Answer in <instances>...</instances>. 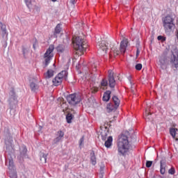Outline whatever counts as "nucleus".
Segmentation results:
<instances>
[{
    "label": "nucleus",
    "instance_id": "obj_5",
    "mask_svg": "<svg viewBox=\"0 0 178 178\" xmlns=\"http://www.w3.org/2000/svg\"><path fill=\"white\" fill-rule=\"evenodd\" d=\"M67 102L72 106H76V105L81 102V95L74 93L70 94L66 97Z\"/></svg>",
    "mask_w": 178,
    "mask_h": 178
},
{
    "label": "nucleus",
    "instance_id": "obj_16",
    "mask_svg": "<svg viewBox=\"0 0 178 178\" xmlns=\"http://www.w3.org/2000/svg\"><path fill=\"white\" fill-rule=\"evenodd\" d=\"M56 49L59 54H63V52H65V49H66V47L63 44H58L56 47Z\"/></svg>",
    "mask_w": 178,
    "mask_h": 178
},
{
    "label": "nucleus",
    "instance_id": "obj_37",
    "mask_svg": "<svg viewBox=\"0 0 178 178\" xmlns=\"http://www.w3.org/2000/svg\"><path fill=\"white\" fill-rule=\"evenodd\" d=\"M157 40H158L159 41H161V40H163V41H165V38H163V36H162V35H159V36L157 37Z\"/></svg>",
    "mask_w": 178,
    "mask_h": 178
},
{
    "label": "nucleus",
    "instance_id": "obj_32",
    "mask_svg": "<svg viewBox=\"0 0 178 178\" xmlns=\"http://www.w3.org/2000/svg\"><path fill=\"white\" fill-rule=\"evenodd\" d=\"M135 69L136 70H141L143 69V65L141 63H138L136 65Z\"/></svg>",
    "mask_w": 178,
    "mask_h": 178
},
{
    "label": "nucleus",
    "instance_id": "obj_22",
    "mask_svg": "<svg viewBox=\"0 0 178 178\" xmlns=\"http://www.w3.org/2000/svg\"><path fill=\"white\" fill-rule=\"evenodd\" d=\"M35 2V0H24V3L29 9L33 8V3Z\"/></svg>",
    "mask_w": 178,
    "mask_h": 178
},
{
    "label": "nucleus",
    "instance_id": "obj_44",
    "mask_svg": "<svg viewBox=\"0 0 178 178\" xmlns=\"http://www.w3.org/2000/svg\"><path fill=\"white\" fill-rule=\"evenodd\" d=\"M132 92H134V90L131 89Z\"/></svg>",
    "mask_w": 178,
    "mask_h": 178
},
{
    "label": "nucleus",
    "instance_id": "obj_9",
    "mask_svg": "<svg viewBox=\"0 0 178 178\" xmlns=\"http://www.w3.org/2000/svg\"><path fill=\"white\" fill-rule=\"evenodd\" d=\"M56 136H57V137L54 139V142L59 143V141H60V140H62V138H63V137L65 136V132L60 130L57 132Z\"/></svg>",
    "mask_w": 178,
    "mask_h": 178
},
{
    "label": "nucleus",
    "instance_id": "obj_24",
    "mask_svg": "<svg viewBox=\"0 0 178 178\" xmlns=\"http://www.w3.org/2000/svg\"><path fill=\"white\" fill-rule=\"evenodd\" d=\"M108 131L106 130H104V131H101V136H102V140H106V137H108Z\"/></svg>",
    "mask_w": 178,
    "mask_h": 178
},
{
    "label": "nucleus",
    "instance_id": "obj_14",
    "mask_svg": "<svg viewBox=\"0 0 178 178\" xmlns=\"http://www.w3.org/2000/svg\"><path fill=\"white\" fill-rule=\"evenodd\" d=\"M113 141V138H112V136H109L106 141L104 143V145L106 148H111V147L112 146V142Z\"/></svg>",
    "mask_w": 178,
    "mask_h": 178
},
{
    "label": "nucleus",
    "instance_id": "obj_35",
    "mask_svg": "<svg viewBox=\"0 0 178 178\" xmlns=\"http://www.w3.org/2000/svg\"><path fill=\"white\" fill-rule=\"evenodd\" d=\"M10 178H17V174H16V172H10Z\"/></svg>",
    "mask_w": 178,
    "mask_h": 178
},
{
    "label": "nucleus",
    "instance_id": "obj_4",
    "mask_svg": "<svg viewBox=\"0 0 178 178\" xmlns=\"http://www.w3.org/2000/svg\"><path fill=\"white\" fill-rule=\"evenodd\" d=\"M173 22L175 19L170 15H167L163 19V26L165 33H170L172 30H175V25Z\"/></svg>",
    "mask_w": 178,
    "mask_h": 178
},
{
    "label": "nucleus",
    "instance_id": "obj_2",
    "mask_svg": "<svg viewBox=\"0 0 178 178\" xmlns=\"http://www.w3.org/2000/svg\"><path fill=\"white\" fill-rule=\"evenodd\" d=\"M131 146V145L130 144V141H129L127 136L124 134L121 135L118 142V151L119 155H122L123 156H126V154L129 152Z\"/></svg>",
    "mask_w": 178,
    "mask_h": 178
},
{
    "label": "nucleus",
    "instance_id": "obj_17",
    "mask_svg": "<svg viewBox=\"0 0 178 178\" xmlns=\"http://www.w3.org/2000/svg\"><path fill=\"white\" fill-rule=\"evenodd\" d=\"M112 99L113 101L115 108H118V106L120 105V100L119 99V98L117 96H113Z\"/></svg>",
    "mask_w": 178,
    "mask_h": 178
},
{
    "label": "nucleus",
    "instance_id": "obj_15",
    "mask_svg": "<svg viewBox=\"0 0 178 178\" xmlns=\"http://www.w3.org/2000/svg\"><path fill=\"white\" fill-rule=\"evenodd\" d=\"M90 162L94 165H97V157L95 156L94 151L90 153Z\"/></svg>",
    "mask_w": 178,
    "mask_h": 178
},
{
    "label": "nucleus",
    "instance_id": "obj_18",
    "mask_svg": "<svg viewBox=\"0 0 178 178\" xmlns=\"http://www.w3.org/2000/svg\"><path fill=\"white\" fill-rule=\"evenodd\" d=\"M1 31L2 33L3 37L6 35V25L3 24L2 22H0Z\"/></svg>",
    "mask_w": 178,
    "mask_h": 178
},
{
    "label": "nucleus",
    "instance_id": "obj_28",
    "mask_svg": "<svg viewBox=\"0 0 178 178\" xmlns=\"http://www.w3.org/2000/svg\"><path fill=\"white\" fill-rule=\"evenodd\" d=\"M8 168L10 170H13L15 169V165H13V160H9Z\"/></svg>",
    "mask_w": 178,
    "mask_h": 178
},
{
    "label": "nucleus",
    "instance_id": "obj_29",
    "mask_svg": "<svg viewBox=\"0 0 178 178\" xmlns=\"http://www.w3.org/2000/svg\"><path fill=\"white\" fill-rule=\"evenodd\" d=\"M26 154H27V148H26V147H24L22 151L20 153V155L21 156H25Z\"/></svg>",
    "mask_w": 178,
    "mask_h": 178
},
{
    "label": "nucleus",
    "instance_id": "obj_13",
    "mask_svg": "<svg viewBox=\"0 0 178 178\" xmlns=\"http://www.w3.org/2000/svg\"><path fill=\"white\" fill-rule=\"evenodd\" d=\"M166 165L165 164V162L163 161H161L160 162V173L161 175H165L166 172Z\"/></svg>",
    "mask_w": 178,
    "mask_h": 178
},
{
    "label": "nucleus",
    "instance_id": "obj_31",
    "mask_svg": "<svg viewBox=\"0 0 178 178\" xmlns=\"http://www.w3.org/2000/svg\"><path fill=\"white\" fill-rule=\"evenodd\" d=\"M168 173L169 175H175V173H176V170L172 167L168 170Z\"/></svg>",
    "mask_w": 178,
    "mask_h": 178
},
{
    "label": "nucleus",
    "instance_id": "obj_3",
    "mask_svg": "<svg viewBox=\"0 0 178 178\" xmlns=\"http://www.w3.org/2000/svg\"><path fill=\"white\" fill-rule=\"evenodd\" d=\"M72 44L74 45V49L76 51V55L81 56L84 54V51L88 48V44H87V40L82 38L80 36L73 37Z\"/></svg>",
    "mask_w": 178,
    "mask_h": 178
},
{
    "label": "nucleus",
    "instance_id": "obj_19",
    "mask_svg": "<svg viewBox=\"0 0 178 178\" xmlns=\"http://www.w3.org/2000/svg\"><path fill=\"white\" fill-rule=\"evenodd\" d=\"M109 81V87L111 88H115V86H116V81H115V77L108 78Z\"/></svg>",
    "mask_w": 178,
    "mask_h": 178
},
{
    "label": "nucleus",
    "instance_id": "obj_20",
    "mask_svg": "<svg viewBox=\"0 0 178 178\" xmlns=\"http://www.w3.org/2000/svg\"><path fill=\"white\" fill-rule=\"evenodd\" d=\"M151 113L148 112L147 111H146L144 113V118L146 120H147L148 122H152V118L151 117Z\"/></svg>",
    "mask_w": 178,
    "mask_h": 178
},
{
    "label": "nucleus",
    "instance_id": "obj_33",
    "mask_svg": "<svg viewBox=\"0 0 178 178\" xmlns=\"http://www.w3.org/2000/svg\"><path fill=\"white\" fill-rule=\"evenodd\" d=\"M91 92L92 94H95V92H98V88L97 87L91 88Z\"/></svg>",
    "mask_w": 178,
    "mask_h": 178
},
{
    "label": "nucleus",
    "instance_id": "obj_8",
    "mask_svg": "<svg viewBox=\"0 0 178 178\" xmlns=\"http://www.w3.org/2000/svg\"><path fill=\"white\" fill-rule=\"evenodd\" d=\"M172 56L170 58V63L175 69L178 67V49L177 48L172 51Z\"/></svg>",
    "mask_w": 178,
    "mask_h": 178
},
{
    "label": "nucleus",
    "instance_id": "obj_6",
    "mask_svg": "<svg viewBox=\"0 0 178 178\" xmlns=\"http://www.w3.org/2000/svg\"><path fill=\"white\" fill-rule=\"evenodd\" d=\"M55 49V46L54 44H51L47 49V51L44 55V62H45V67L49 65L51 62V59L54 58V50Z\"/></svg>",
    "mask_w": 178,
    "mask_h": 178
},
{
    "label": "nucleus",
    "instance_id": "obj_21",
    "mask_svg": "<svg viewBox=\"0 0 178 178\" xmlns=\"http://www.w3.org/2000/svg\"><path fill=\"white\" fill-rule=\"evenodd\" d=\"M108 87V81L106 79H102L101 81L100 88L102 90H106V88Z\"/></svg>",
    "mask_w": 178,
    "mask_h": 178
},
{
    "label": "nucleus",
    "instance_id": "obj_38",
    "mask_svg": "<svg viewBox=\"0 0 178 178\" xmlns=\"http://www.w3.org/2000/svg\"><path fill=\"white\" fill-rule=\"evenodd\" d=\"M27 50V49L26 47H24V46L22 47V54L23 55H26V51Z\"/></svg>",
    "mask_w": 178,
    "mask_h": 178
},
{
    "label": "nucleus",
    "instance_id": "obj_25",
    "mask_svg": "<svg viewBox=\"0 0 178 178\" xmlns=\"http://www.w3.org/2000/svg\"><path fill=\"white\" fill-rule=\"evenodd\" d=\"M47 158H48V154L44 153H40V161H44V163H47Z\"/></svg>",
    "mask_w": 178,
    "mask_h": 178
},
{
    "label": "nucleus",
    "instance_id": "obj_1",
    "mask_svg": "<svg viewBox=\"0 0 178 178\" xmlns=\"http://www.w3.org/2000/svg\"><path fill=\"white\" fill-rule=\"evenodd\" d=\"M127 44H129V40H127V39H124L120 42V49H118V48L113 46V44H111V41L108 40H102L98 43L97 47L100 51H102L104 52V54H106L110 45V47H112L110 55L113 54L114 56H118V55H120V54L123 55L126 52Z\"/></svg>",
    "mask_w": 178,
    "mask_h": 178
},
{
    "label": "nucleus",
    "instance_id": "obj_36",
    "mask_svg": "<svg viewBox=\"0 0 178 178\" xmlns=\"http://www.w3.org/2000/svg\"><path fill=\"white\" fill-rule=\"evenodd\" d=\"M112 77H113V71L110 70L108 71V79H111Z\"/></svg>",
    "mask_w": 178,
    "mask_h": 178
},
{
    "label": "nucleus",
    "instance_id": "obj_34",
    "mask_svg": "<svg viewBox=\"0 0 178 178\" xmlns=\"http://www.w3.org/2000/svg\"><path fill=\"white\" fill-rule=\"evenodd\" d=\"M153 162L151 161H146V168H151L152 166Z\"/></svg>",
    "mask_w": 178,
    "mask_h": 178
},
{
    "label": "nucleus",
    "instance_id": "obj_40",
    "mask_svg": "<svg viewBox=\"0 0 178 178\" xmlns=\"http://www.w3.org/2000/svg\"><path fill=\"white\" fill-rule=\"evenodd\" d=\"M83 143H84V136H83V137L80 139L79 145H81V144H83Z\"/></svg>",
    "mask_w": 178,
    "mask_h": 178
},
{
    "label": "nucleus",
    "instance_id": "obj_43",
    "mask_svg": "<svg viewBox=\"0 0 178 178\" xmlns=\"http://www.w3.org/2000/svg\"><path fill=\"white\" fill-rule=\"evenodd\" d=\"M52 2H56V0H51Z\"/></svg>",
    "mask_w": 178,
    "mask_h": 178
},
{
    "label": "nucleus",
    "instance_id": "obj_27",
    "mask_svg": "<svg viewBox=\"0 0 178 178\" xmlns=\"http://www.w3.org/2000/svg\"><path fill=\"white\" fill-rule=\"evenodd\" d=\"M159 62L161 65H165V63L166 62V56L162 55L159 58Z\"/></svg>",
    "mask_w": 178,
    "mask_h": 178
},
{
    "label": "nucleus",
    "instance_id": "obj_26",
    "mask_svg": "<svg viewBox=\"0 0 178 178\" xmlns=\"http://www.w3.org/2000/svg\"><path fill=\"white\" fill-rule=\"evenodd\" d=\"M72 120H73V115H72V113H68L66 116L67 122L72 123Z\"/></svg>",
    "mask_w": 178,
    "mask_h": 178
},
{
    "label": "nucleus",
    "instance_id": "obj_30",
    "mask_svg": "<svg viewBox=\"0 0 178 178\" xmlns=\"http://www.w3.org/2000/svg\"><path fill=\"white\" fill-rule=\"evenodd\" d=\"M31 88L32 91H35V89L37 88V84H35L34 82L31 83Z\"/></svg>",
    "mask_w": 178,
    "mask_h": 178
},
{
    "label": "nucleus",
    "instance_id": "obj_45",
    "mask_svg": "<svg viewBox=\"0 0 178 178\" xmlns=\"http://www.w3.org/2000/svg\"><path fill=\"white\" fill-rule=\"evenodd\" d=\"M6 144H8V142L6 141Z\"/></svg>",
    "mask_w": 178,
    "mask_h": 178
},
{
    "label": "nucleus",
    "instance_id": "obj_39",
    "mask_svg": "<svg viewBox=\"0 0 178 178\" xmlns=\"http://www.w3.org/2000/svg\"><path fill=\"white\" fill-rule=\"evenodd\" d=\"M7 151H9V149H12V143L6 146Z\"/></svg>",
    "mask_w": 178,
    "mask_h": 178
},
{
    "label": "nucleus",
    "instance_id": "obj_41",
    "mask_svg": "<svg viewBox=\"0 0 178 178\" xmlns=\"http://www.w3.org/2000/svg\"><path fill=\"white\" fill-rule=\"evenodd\" d=\"M70 2L72 5H74V3H76V0H70Z\"/></svg>",
    "mask_w": 178,
    "mask_h": 178
},
{
    "label": "nucleus",
    "instance_id": "obj_10",
    "mask_svg": "<svg viewBox=\"0 0 178 178\" xmlns=\"http://www.w3.org/2000/svg\"><path fill=\"white\" fill-rule=\"evenodd\" d=\"M55 71L52 69H49L47 72L44 74V79H51V77H54V74Z\"/></svg>",
    "mask_w": 178,
    "mask_h": 178
},
{
    "label": "nucleus",
    "instance_id": "obj_12",
    "mask_svg": "<svg viewBox=\"0 0 178 178\" xmlns=\"http://www.w3.org/2000/svg\"><path fill=\"white\" fill-rule=\"evenodd\" d=\"M178 129L177 128H170V134L172 136V138L175 140V141H178V138H176V133H177Z\"/></svg>",
    "mask_w": 178,
    "mask_h": 178
},
{
    "label": "nucleus",
    "instance_id": "obj_23",
    "mask_svg": "<svg viewBox=\"0 0 178 178\" xmlns=\"http://www.w3.org/2000/svg\"><path fill=\"white\" fill-rule=\"evenodd\" d=\"M60 26H62V24H60L56 25V26L55 27L54 34L60 33V32L62 31V27H60Z\"/></svg>",
    "mask_w": 178,
    "mask_h": 178
},
{
    "label": "nucleus",
    "instance_id": "obj_11",
    "mask_svg": "<svg viewBox=\"0 0 178 178\" xmlns=\"http://www.w3.org/2000/svg\"><path fill=\"white\" fill-rule=\"evenodd\" d=\"M112 92H111V90H107L104 92V95H103V98L102 100L104 102H108V101H109V99H111V94Z\"/></svg>",
    "mask_w": 178,
    "mask_h": 178
},
{
    "label": "nucleus",
    "instance_id": "obj_42",
    "mask_svg": "<svg viewBox=\"0 0 178 178\" xmlns=\"http://www.w3.org/2000/svg\"><path fill=\"white\" fill-rule=\"evenodd\" d=\"M138 55H140V50L138 49H137V50H136V58L138 57Z\"/></svg>",
    "mask_w": 178,
    "mask_h": 178
},
{
    "label": "nucleus",
    "instance_id": "obj_7",
    "mask_svg": "<svg viewBox=\"0 0 178 178\" xmlns=\"http://www.w3.org/2000/svg\"><path fill=\"white\" fill-rule=\"evenodd\" d=\"M63 79L65 80L67 79V71H62L53 79L52 81L54 86H60V84H62V81H63Z\"/></svg>",
    "mask_w": 178,
    "mask_h": 178
}]
</instances>
